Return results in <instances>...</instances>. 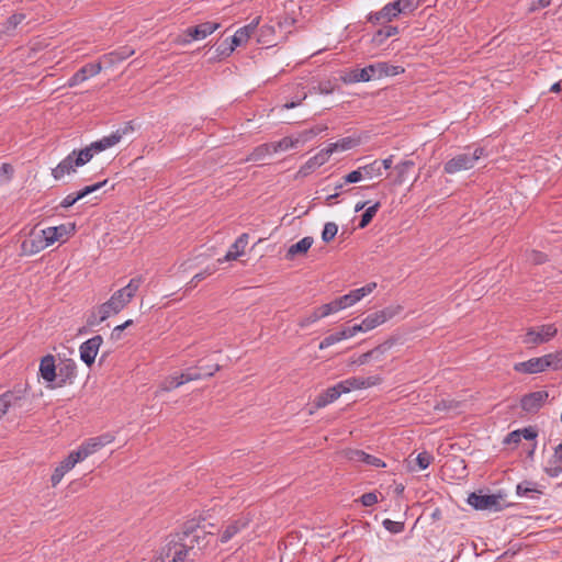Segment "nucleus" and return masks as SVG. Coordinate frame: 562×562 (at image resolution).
Masks as SVG:
<instances>
[{
    "label": "nucleus",
    "mask_w": 562,
    "mask_h": 562,
    "mask_svg": "<svg viewBox=\"0 0 562 562\" xmlns=\"http://www.w3.org/2000/svg\"><path fill=\"white\" fill-rule=\"evenodd\" d=\"M142 281V278H133L125 286L115 291L106 302L90 313L87 319L88 326H98L111 316L119 314L135 296Z\"/></svg>",
    "instance_id": "nucleus-1"
},
{
    "label": "nucleus",
    "mask_w": 562,
    "mask_h": 562,
    "mask_svg": "<svg viewBox=\"0 0 562 562\" xmlns=\"http://www.w3.org/2000/svg\"><path fill=\"white\" fill-rule=\"evenodd\" d=\"M211 537L212 532L206 531L204 527L194 521H188L183 526L182 532L176 536L188 549L196 551V555L209 546Z\"/></svg>",
    "instance_id": "nucleus-2"
},
{
    "label": "nucleus",
    "mask_w": 562,
    "mask_h": 562,
    "mask_svg": "<svg viewBox=\"0 0 562 562\" xmlns=\"http://www.w3.org/2000/svg\"><path fill=\"white\" fill-rule=\"evenodd\" d=\"M94 155L95 153L91 145L78 151L72 150L52 170V176L54 177V179L59 180L64 176L75 172L78 167H81L89 162Z\"/></svg>",
    "instance_id": "nucleus-3"
},
{
    "label": "nucleus",
    "mask_w": 562,
    "mask_h": 562,
    "mask_svg": "<svg viewBox=\"0 0 562 562\" xmlns=\"http://www.w3.org/2000/svg\"><path fill=\"white\" fill-rule=\"evenodd\" d=\"M483 155L484 148L482 147H476L472 153L458 154L445 162L443 171L448 175H454L470 170L475 167Z\"/></svg>",
    "instance_id": "nucleus-4"
},
{
    "label": "nucleus",
    "mask_w": 562,
    "mask_h": 562,
    "mask_svg": "<svg viewBox=\"0 0 562 562\" xmlns=\"http://www.w3.org/2000/svg\"><path fill=\"white\" fill-rule=\"evenodd\" d=\"M27 402V393L25 389L18 387L4 392L0 395V420L8 413L15 415L23 412Z\"/></svg>",
    "instance_id": "nucleus-5"
},
{
    "label": "nucleus",
    "mask_w": 562,
    "mask_h": 562,
    "mask_svg": "<svg viewBox=\"0 0 562 562\" xmlns=\"http://www.w3.org/2000/svg\"><path fill=\"white\" fill-rule=\"evenodd\" d=\"M396 313L393 307H386L384 310L369 314L360 324L350 326L353 334L367 333L384 324L387 319L392 318Z\"/></svg>",
    "instance_id": "nucleus-6"
},
{
    "label": "nucleus",
    "mask_w": 562,
    "mask_h": 562,
    "mask_svg": "<svg viewBox=\"0 0 562 562\" xmlns=\"http://www.w3.org/2000/svg\"><path fill=\"white\" fill-rule=\"evenodd\" d=\"M558 334L554 324H544L538 327L529 328L522 337L526 346L535 347L550 341Z\"/></svg>",
    "instance_id": "nucleus-7"
},
{
    "label": "nucleus",
    "mask_w": 562,
    "mask_h": 562,
    "mask_svg": "<svg viewBox=\"0 0 562 562\" xmlns=\"http://www.w3.org/2000/svg\"><path fill=\"white\" fill-rule=\"evenodd\" d=\"M115 439L114 435L110 432L102 434L97 437L89 438L85 440L78 449L74 450L75 456L78 457L81 461L87 459L89 456L95 453L101 448L110 445Z\"/></svg>",
    "instance_id": "nucleus-8"
},
{
    "label": "nucleus",
    "mask_w": 562,
    "mask_h": 562,
    "mask_svg": "<svg viewBox=\"0 0 562 562\" xmlns=\"http://www.w3.org/2000/svg\"><path fill=\"white\" fill-rule=\"evenodd\" d=\"M162 554L166 557H172L170 562H187L194 561L196 558V551H191L176 537L168 540L162 549Z\"/></svg>",
    "instance_id": "nucleus-9"
},
{
    "label": "nucleus",
    "mask_w": 562,
    "mask_h": 562,
    "mask_svg": "<svg viewBox=\"0 0 562 562\" xmlns=\"http://www.w3.org/2000/svg\"><path fill=\"white\" fill-rule=\"evenodd\" d=\"M382 381L379 375H371L367 378L351 376L344 381L338 382V387L341 389L342 393H349L352 390H363L380 384Z\"/></svg>",
    "instance_id": "nucleus-10"
},
{
    "label": "nucleus",
    "mask_w": 562,
    "mask_h": 562,
    "mask_svg": "<svg viewBox=\"0 0 562 562\" xmlns=\"http://www.w3.org/2000/svg\"><path fill=\"white\" fill-rule=\"evenodd\" d=\"M375 288H376V283L370 282V283L366 284L364 286L355 289V290L350 291L349 293L336 299L339 310L341 311V310H345L347 307L355 305L360 300H362L364 296L371 294Z\"/></svg>",
    "instance_id": "nucleus-11"
},
{
    "label": "nucleus",
    "mask_w": 562,
    "mask_h": 562,
    "mask_svg": "<svg viewBox=\"0 0 562 562\" xmlns=\"http://www.w3.org/2000/svg\"><path fill=\"white\" fill-rule=\"evenodd\" d=\"M103 342V338L100 335H95L88 340L83 341L79 347L80 359L88 367H91L98 355V351Z\"/></svg>",
    "instance_id": "nucleus-12"
},
{
    "label": "nucleus",
    "mask_w": 562,
    "mask_h": 562,
    "mask_svg": "<svg viewBox=\"0 0 562 562\" xmlns=\"http://www.w3.org/2000/svg\"><path fill=\"white\" fill-rule=\"evenodd\" d=\"M468 503L477 510H498L499 497L496 495L471 493Z\"/></svg>",
    "instance_id": "nucleus-13"
},
{
    "label": "nucleus",
    "mask_w": 562,
    "mask_h": 562,
    "mask_svg": "<svg viewBox=\"0 0 562 562\" xmlns=\"http://www.w3.org/2000/svg\"><path fill=\"white\" fill-rule=\"evenodd\" d=\"M549 397L547 391H535L522 396L520 401L521 409L528 414L537 413Z\"/></svg>",
    "instance_id": "nucleus-14"
},
{
    "label": "nucleus",
    "mask_w": 562,
    "mask_h": 562,
    "mask_svg": "<svg viewBox=\"0 0 562 562\" xmlns=\"http://www.w3.org/2000/svg\"><path fill=\"white\" fill-rule=\"evenodd\" d=\"M102 70L101 63H89L82 66L79 70H77L67 81V86L69 88L76 87L90 77H94L100 74Z\"/></svg>",
    "instance_id": "nucleus-15"
},
{
    "label": "nucleus",
    "mask_w": 562,
    "mask_h": 562,
    "mask_svg": "<svg viewBox=\"0 0 562 562\" xmlns=\"http://www.w3.org/2000/svg\"><path fill=\"white\" fill-rule=\"evenodd\" d=\"M548 359H550V356L531 358L527 361L515 363L514 370L526 374L540 373L548 369Z\"/></svg>",
    "instance_id": "nucleus-16"
},
{
    "label": "nucleus",
    "mask_w": 562,
    "mask_h": 562,
    "mask_svg": "<svg viewBox=\"0 0 562 562\" xmlns=\"http://www.w3.org/2000/svg\"><path fill=\"white\" fill-rule=\"evenodd\" d=\"M47 248V243L43 240L40 232L32 231L27 238L21 244V254L32 256Z\"/></svg>",
    "instance_id": "nucleus-17"
},
{
    "label": "nucleus",
    "mask_w": 562,
    "mask_h": 562,
    "mask_svg": "<svg viewBox=\"0 0 562 562\" xmlns=\"http://www.w3.org/2000/svg\"><path fill=\"white\" fill-rule=\"evenodd\" d=\"M81 460L75 456V451H71L60 463L55 468L50 482L52 486H56L60 483L66 473H68L75 465Z\"/></svg>",
    "instance_id": "nucleus-18"
},
{
    "label": "nucleus",
    "mask_w": 562,
    "mask_h": 562,
    "mask_svg": "<svg viewBox=\"0 0 562 562\" xmlns=\"http://www.w3.org/2000/svg\"><path fill=\"white\" fill-rule=\"evenodd\" d=\"M220 26L221 24L217 22L206 21L195 26L188 27L186 30V33L188 34V36H191L195 41H199L213 34L217 29H220Z\"/></svg>",
    "instance_id": "nucleus-19"
},
{
    "label": "nucleus",
    "mask_w": 562,
    "mask_h": 562,
    "mask_svg": "<svg viewBox=\"0 0 562 562\" xmlns=\"http://www.w3.org/2000/svg\"><path fill=\"white\" fill-rule=\"evenodd\" d=\"M347 457L350 461L356 463H363L372 468H384L385 463L374 456H371L362 450L353 449L347 452Z\"/></svg>",
    "instance_id": "nucleus-20"
},
{
    "label": "nucleus",
    "mask_w": 562,
    "mask_h": 562,
    "mask_svg": "<svg viewBox=\"0 0 562 562\" xmlns=\"http://www.w3.org/2000/svg\"><path fill=\"white\" fill-rule=\"evenodd\" d=\"M106 182H108V180H104V181L94 183L92 186H87L77 193H70V194L66 195L63 199V201L60 202V207L68 209L70 206H72L77 201L83 199L88 194L95 192L97 190H99L100 188L105 186Z\"/></svg>",
    "instance_id": "nucleus-21"
},
{
    "label": "nucleus",
    "mask_w": 562,
    "mask_h": 562,
    "mask_svg": "<svg viewBox=\"0 0 562 562\" xmlns=\"http://www.w3.org/2000/svg\"><path fill=\"white\" fill-rule=\"evenodd\" d=\"M516 494L527 499H539L543 492L537 482L522 481L517 484Z\"/></svg>",
    "instance_id": "nucleus-22"
},
{
    "label": "nucleus",
    "mask_w": 562,
    "mask_h": 562,
    "mask_svg": "<svg viewBox=\"0 0 562 562\" xmlns=\"http://www.w3.org/2000/svg\"><path fill=\"white\" fill-rule=\"evenodd\" d=\"M389 3H386L381 10L369 13L367 20L373 25H384L392 22L397 18L396 13L392 10Z\"/></svg>",
    "instance_id": "nucleus-23"
},
{
    "label": "nucleus",
    "mask_w": 562,
    "mask_h": 562,
    "mask_svg": "<svg viewBox=\"0 0 562 562\" xmlns=\"http://www.w3.org/2000/svg\"><path fill=\"white\" fill-rule=\"evenodd\" d=\"M26 19L24 13H14L0 24V40L11 37L15 34L16 27Z\"/></svg>",
    "instance_id": "nucleus-24"
},
{
    "label": "nucleus",
    "mask_w": 562,
    "mask_h": 562,
    "mask_svg": "<svg viewBox=\"0 0 562 562\" xmlns=\"http://www.w3.org/2000/svg\"><path fill=\"white\" fill-rule=\"evenodd\" d=\"M260 18H255L249 24L239 27L235 34L231 37L232 42L238 47L247 43L250 36L259 25Z\"/></svg>",
    "instance_id": "nucleus-25"
},
{
    "label": "nucleus",
    "mask_w": 562,
    "mask_h": 562,
    "mask_svg": "<svg viewBox=\"0 0 562 562\" xmlns=\"http://www.w3.org/2000/svg\"><path fill=\"white\" fill-rule=\"evenodd\" d=\"M249 525V518L241 516L229 522L221 535V542H228L235 535L245 529Z\"/></svg>",
    "instance_id": "nucleus-26"
},
{
    "label": "nucleus",
    "mask_w": 562,
    "mask_h": 562,
    "mask_svg": "<svg viewBox=\"0 0 562 562\" xmlns=\"http://www.w3.org/2000/svg\"><path fill=\"white\" fill-rule=\"evenodd\" d=\"M380 61L371 64L362 69H358L353 74L355 81H370L373 79H381Z\"/></svg>",
    "instance_id": "nucleus-27"
},
{
    "label": "nucleus",
    "mask_w": 562,
    "mask_h": 562,
    "mask_svg": "<svg viewBox=\"0 0 562 562\" xmlns=\"http://www.w3.org/2000/svg\"><path fill=\"white\" fill-rule=\"evenodd\" d=\"M314 243L313 237L306 236L303 237L297 243L291 245L285 254V258L288 260L294 259L297 255H304L308 251Z\"/></svg>",
    "instance_id": "nucleus-28"
},
{
    "label": "nucleus",
    "mask_w": 562,
    "mask_h": 562,
    "mask_svg": "<svg viewBox=\"0 0 562 562\" xmlns=\"http://www.w3.org/2000/svg\"><path fill=\"white\" fill-rule=\"evenodd\" d=\"M342 393L341 389L338 387V383L328 387L325 392L321 393L316 400L315 405L318 408L325 407L328 404L335 402Z\"/></svg>",
    "instance_id": "nucleus-29"
},
{
    "label": "nucleus",
    "mask_w": 562,
    "mask_h": 562,
    "mask_svg": "<svg viewBox=\"0 0 562 562\" xmlns=\"http://www.w3.org/2000/svg\"><path fill=\"white\" fill-rule=\"evenodd\" d=\"M355 334L351 329V327H346L339 331H336L334 334L328 335L319 342V349H326L341 340L348 339L353 337Z\"/></svg>",
    "instance_id": "nucleus-30"
},
{
    "label": "nucleus",
    "mask_w": 562,
    "mask_h": 562,
    "mask_svg": "<svg viewBox=\"0 0 562 562\" xmlns=\"http://www.w3.org/2000/svg\"><path fill=\"white\" fill-rule=\"evenodd\" d=\"M248 234L244 233L241 234L234 244L229 247L228 251L225 255L226 260H235L239 256H241L245 252V248L248 244Z\"/></svg>",
    "instance_id": "nucleus-31"
},
{
    "label": "nucleus",
    "mask_w": 562,
    "mask_h": 562,
    "mask_svg": "<svg viewBox=\"0 0 562 562\" xmlns=\"http://www.w3.org/2000/svg\"><path fill=\"white\" fill-rule=\"evenodd\" d=\"M218 364H214V368L211 371L200 372L196 368H189L187 371L180 373V379H182L183 383H188L191 381L201 380L206 376H212L215 372L220 370Z\"/></svg>",
    "instance_id": "nucleus-32"
},
{
    "label": "nucleus",
    "mask_w": 562,
    "mask_h": 562,
    "mask_svg": "<svg viewBox=\"0 0 562 562\" xmlns=\"http://www.w3.org/2000/svg\"><path fill=\"white\" fill-rule=\"evenodd\" d=\"M56 367L53 356H46L42 359L40 364V372L42 378L47 382H53L56 378Z\"/></svg>",
    "instance_id": "nucleus-33"
},
{
    "label": "nucleus",
    "mask_w": 562,
    "mask_h": 562,
    "mask_svg": "<svg viewBox=\"0 0 562 562\" xmlns=\"http://www.w3.org/2000/svg\"><path fill=\"white\" fill-rule=\"evenodd\" d=\"M119 143H120V135L111 133L110 135L103 136L102 138L95 140V142H92L90 145L93 148L94 153L99 154L103 150H106V149L115 146Z\"/></svg>",
    "instance_id": "nucleus-34"
},
{
    "label": "nucleus",
    "mask_w": 562,
    "mask_h": 562,
    "mask_svg": "<svg viewBox=\"0 0 562 562\" xmlns=\"http://www.w3.org/2000/svg\"><path fill=\"white\" fill-rule=\"evenodd\" d=\"M398 34V27L394 25H383L382 29L378 30L373 37L372 42L376 45H381L386 38L392 37Z\"/></svg>",
    "instance_id": "nucleus-35"
},
{
    "label": "nucleus",
    "mask_w": 562,
    "mask_h": 562,
    "mask_svg": "<svg viewBox=\"0 0 562 562\" xmlns=\"http://www.w3.org/2000/svg\"><path fill=\"white\" fill-rule=\"evenodd\" d=\"M134 54V49L130 46L120 47L119 49L111 52L103 56L110 63H120L131 57Z\"/></svg>",
    "instance_id": "nucleus-36"
},
{
    "label": "nucleus",
    "mask_w": 562,
    "mask_h": 562,
    "mask_svg": "<svg viewBox=\"0 0 562 562\" xmlns=\"http://www.w3.org/2000/svg\"><path fill=\"white\" fill-rule=\"evenodd\" d=\"M327 130V125H315L308 130L302 131L295 138L297 144H305L313 139L315 136Z\"/></svg>",
    "instance_id": "nucleus-37"
},
{
    "label": "nucleus",
    "mask_w": 562,
    "mask_h": 562,
    "mask_svg": "<svg viewBox=\"0 0 562 562\" xmlns=\"http://www.w3.org/2000/svg\"><path fill=\"white\" fill-rule=\"evenodd\" d=\"M237 46L232 42V38L224 40L215 48V56L213 59H223L232 55Z\"/></svg>",
    "instance_id": "nucleus-38"
},
{
    "label": "nucleus",
    "mask_w": 562,
    "mask_h": 562,
    "mask_svg": "<svg viewBox=\"0 0 562 562\" xmlns=\"http://www.w3.org/2000/svg\"><path fill=\"white\" fill-rule=\"evenodd\" d=\"M272 154L271 144L265 143L256 148L249 154L246 158V161H260L263 160L267 156Z\"/></svg>",
    "instance_id": "nucleus-39"
},
{
    "label": "nucleus",
    "mask_w": 562,
    "mask_h": 562,
    "mask_svg": "<svg viewBox=\"0 0 562 562\" xmlns=\"http://www.w3.org/2000/svg\"><path fill=\"white\" fill-rule=\"evenodd\" d=\"M270 144H271L272 154H276L279 151H285L290 148H295L299 145L296 138L289 137V136L283 137L282 139L278 140V142L270 143Z\"/></svg>",
    "instance_id": "nucleus-40"
},
{
    "label": "nucleus",
    "mask_w": 562,
    "mask_h": 562,
    "mask_svg": "<svg viewBox=\"0 0 562 562\" xmlns=\"http://www.w3.org/2000/svg\"><path fill=\"white\" fill-rule=\"evenodd\" d=\"M356 142L351 137H345L339 139L338 142L330 143L328 147V153H336L338 150L344 151L352 148L355 146Z\"/></svg>",
    "instance_id": "nucleus-41"
},
{
    "label": "nucleus",
    "mask_w": 562,
    "mask_h": 562,
    "mask_svg": "<svg viewBox=\"0 0 562 562\" xmlns=\"http://www.w3.org/2000/svg\"><path fill=\"white\" fill-rule=\"evenodd\" d=\"M380 165L381 164H379V159H375L370 164L361 166L360 168H361V171L363 175V179L364 178L373 179V178L382 176V173L380 171Z\"/></svg>",
    "instance_id": "nucleus-42"
},
{
    "label": "nucleus",
    "mask_w": 562,
    "mask_h": 562,
    "mask_svg": "<svg viewBox=\"0 0 562 562\" xmlns=\"http://www.w3.org/2000/svg\"><path fill=\"white\" fill-rule=\"evenodd\" d=\"M183 384L184 383H183L182 379H180V374L179 375L173 374V375H169L160 383L159 390L162 392H169V391H171L176 387H179Z\"/></svg>",
    "instance_id": "nucleus-43"
},
{
    "label": "nucleus",
    "mask_w": 562,
    "mask_h": 562,
    "mask_svg": "<svg viewBox=\"0 0 562 562\" xmlns=\"http://www.w3.org/2000/svg\"><path fill=\"white\" fill-rule=\"evenodd\" d=\"M386 349H387V347L385 345H381V346L359 356V358L356 360V363L359 366H363V364L368 363L371 358H376L379 355H383Z\"/></svg>",
    "instance_id": "nucleus-44"
},
{
    "label": "nucleus",
    "mask_w": 562,
    "mask_h": 562,
    "mask_svg": "<svg viewBox=\"0 0 562 562\" xmlns=\"http://www.w3.org/2000/svg\"><path fill=\"white\" fill-rule=\"evenodd\" d=\"M380 206H381L380 202H375L373 205L366 209V211L361 215V220L359 223L360 228H364L366 226H368L370 224V222L372 221V218L375 216L376 212L379 211Z\"/></svg>",
    "instance_id": "nucleus-45"
},
{
    "label": "nucleus",
    "mask_w": 562,
    "mask_h": 562,
    "mask_svg": "<svg viewBox=\"0 0 562 562\" xmlns=\"http://www.w3.org/2000/svg\"><path fill=\"white\" fill-rule=\"evenodd\" d=\"M381 77L396 76L404 72V68L398 65H391L386 61H380Z\"/></svg>",
    "instance_id": "nucleus-46"
},
{
    "label": "nucleus",
    "mask_w": 562,
    "mask_h": 562,
    "mask_svg": "<svg viewBox=\"0 0 562 562\" xmlns=\"http://www.w3.org/2000/svg\"><path fill=\"white\" fill-rule=\"evenodd\" d=\"M56 228V237L58 240H65L76 232V225L74 223L61 224L54 226Z\"/></svg>",
    "instance_id": "nucleus-47"
},
{
    "label": "nucleus",
    "mask_w": 562,
    "mask_h": 562,
    "mask_svg": "<svg viewBox=\"0 0 562 562\" xmlns=\"http://www.w3.org/2000/svg\"><path fill=\"white\" fill-rule=\"evenodd\" d=\"M337 233H338L337 224L334 223V222H327L324 225V228H323V232H322V240L324 243H329V241H331L335 238Z\"/></svg>",
    "instance_id": "nucleus-48"
},
{
    "label": "nucleus",
    "mask_w": 562,
    "mask_h": 562,
    "mask_svg": "<svg viewBox=\"0 0 562 562\" xmlns=\"http://www.w3.org/2000/svg\"><path fill=\"white\" fill-rule=\"evenodd\" d=\"M382 526L391 533L397 535L404 531L405 522L404 521H394L392 519L385 518L382 521Z\"/></svg>",
    "instance_id": "nucleus-49"
},
{
    "label": "nucleus",
    "mask_w": 562,
    "mask_h": 562,
    "mask_svg": "<svg viewBox=\"0 0 562 562\" xmlns=\"http://www.w3.org/2000/svg\"><path fill=\"white\" fill-rule=\"evenodd\" d=\"M339 307H338V304L336 302V300L327 303V304H324L322 306H319L318 308L315 310V312L317 313V315L319 316V318H323V317H326L333 313H336V312H339Z\"/></svg>",
    "instance_id": "nucleus-50"
},
{
    "label": "nucleus",
    "mask_w": 562,
    "mask_h": 562,
    "mask_svg": "<svg viewBox=\"0 0 562 562\" xmlns=\"http://www.w3.org/2000/svg\"><path fill=\"white\" fill-rule=\"evenodd\" d=\"M319 168L317 166V161L314 160L313 157H311L304 165H302L297 171V177H307L311 175L315 169Z\"/></svg>",
    "instance_id": "nucleus-51"
},
{
    "label": "nucleus",
    "mask_w": 562,
    "mask_h": 562,
    "mask_svg": "<svg viewBox=\"0 0 562 562\" xmlns=\"http://www.w3.org/2000/svg\"><path fill=\"white\" fill-rule=\"evenodd\" d=\"M414 161L413 160H404L402 162H400L395 169L397 170V182L398 183H402L405 179V175L407 173V171L414 167Z\"/></svg>",
    "instance_id": "nucleus-52"
},
{
    "label": "nucleus",
    "mask_w": 562,
    "mask_h": 562,
    "mask_svg": "<svg viewBox=\"0 0 562 562\" xmlns=\"http://www.w3.org/2000/svg\"><path fill=\"white\" fill-rule=\"evenodd\" d=\"M307 97V93L304 91V88H302L301 91L296 93V95L291 100L286 101L282 108L285 110L294 109L299 106Z\"/></svg>",
    "instance_id": "nucleus-53"
},
{
    "label": "nucleus",
    "mask_w": 562,
    "mask_h": 562,
    "mask_svg": "<svg viewBox=\"0 0 562 562\" xmlns=\"http://www.w3.org/2000/svg\"><path fill=\"white\" fill-rule=\"evenodd\" d=\"M432 461L434 457L427 451L419 452L416 457V463L420 470L427 469Z\"/></svg>",
    "instance_id": "nucleus-54"
},
{
    "label": "nucleus",
    "mask_w": 562,
    "mask_h": 562,
    "mask_svg": "<svg viewBox=\"0 0 562 562\" xmlns=\"http://www.w3.org/2000/svg\"><path fill=\"white\" fill-rule=\"evenodd\" d=\"M56 232V228L52 226L40 231L43 240L47 243V247L53 245L55 241H58Z\"/></svg>",
    "instance_id": "nucleus-55"
},
{
    "label": "nucleus",
    "mask_w": 562,
    "mask_h": 562,
    "mask_svg": "<svg viewBox=\"0 0 562 562\" xmlns=\"http://www.w3.org/2000/svg\"><path fill=\"white\" fill-rule=\"evenodd\" d=\"M554 458H555V462L558 463V465L552 470L550 469L548 471V473L551 475V476H557L559 474V472L562 471V443H560L557 448H555V451H554Z\"/></svg>",
    "instance_id": "nucleus-56"
},
{
    "label": "nucleus",
    "mask_w": 562,
    "mask_h": 562,
    "mask_svg": "<svg viewBox=\"0 0 562 562\" xmlns=\"http://www.w3.org/2000/svg\"><path fill=\"white\" fill-rule=\"evenodd\" d=\"M319 319H321L319 316L317 315V313L314 310L311 314H308L304 317H301L297 322V325L300 328H306Z\"/></svg>",
    "instance_id": "nucleus-57"
},
{
    "label": "nucleus",
    "mask_w": 562,
    "mask_h": 562,
    "mask_svg": "<svg viewBox=\"0 0 562 562\" xmlns=\"http://www.w3.org/2000/svg\"><path fill=\"white\" fill-rule=\"evenodd\" d=\"M363 179L361 168L352 170L344 177V183H357Z\"/></svg>",
    "instance_id": "nucleus-58"
},
{
    "label": "nucleus",
    "mask_w": 562,
    "mask_h": 562,
    "mask_svg": "<svg viewBox=\"0 0 562 562\" xmlns=\"http://www.w3.org/2000/svg\"><path fill=\"white\" fill-rule=\"evenodd\" d=\"M547 356H550V359H548V368H551L553 370H558L562 368V355L557 353H548Z\"/></svg>",
    "instance_id": "nucleus-59"
},
{
    "label": "nucleus",
    "mask_w": 562,
    "mask_h": 562,
    "mask_svg": "<svg viewBox=\"0 0 562 562\" xmlns=\"http://www.w3.org/2000/svg\"><path fill=\"white\" fill-rule=\"evenodd\" d=\"M212 273L211 270L206 269L205 271L203 272H199L193 276V278L189 281V283L187 284L189 289H193L198 285L199 282H201L202 280H204L207 276H210Z\"/></svg>",
    "instance_id": "nucleus-60"
},
{
    "label": "nucleus",
    "mask_w": 562,
    "mask_h": 562,
    "mask_svg": "<svg viewBox=\"0 0 562 562\" xmlns=\"http://www.w3.org/2000/svg\"><path fill=\"white\" fill-rule=\"evenodd\" d=\"M132 324H133V321L132 319H127L125 323L115 326L113 328L112 333H111V338L115 339V340H119L121 338V336H122L123 330H125V328H127Z\"/></svg>",
    "instance_id": "nucleus-61"
},
{
    "label": "nucleus",
    "mask_w": 562,
    "mask_h": 562,
    "mask_svg": "<svg viewBox=\"0 0 562 562\" xmlns=\"http://www.w3.org/2000/svg\"><path fill=\"white\" fill-rule=\"evenodd\" d=\"M330 155L333 154L328 153V147H326L325 149H322L316 155H314L313 158L315 161H317V166L321 167L328 161Z\"/></svg>",
    "instance_id": "nucleus-62"
},
{
    "label": "nucleus",
    "mask_w": 562,
    "mask_h": 562,
    "mask_svg": "<svg viewBox=\"0 0 562 562\" xmlns=\"http://www.w3.org/2000/svg\"><path fill=\"white\" fill-rule=\"evenodd\" d=\"M360 502L363 506L366 507H370L374 504L378 503V495L373 492H370V493H364L361 497H360Z\"/></svg>",
    "instance_id": "nucleus-63"
},
{
    "label": "nucleus",
    "mask_w": 562,
    "mask_h": 562,
    "mask_svg": "<svg viewBox=\"0 0 562 562\" xmlns=\"http://www.w3.org/2000/svg\"><path fill=\"white\" fill-rule=\"evenodd\" d=\"M12 172H13V168L11 165L2 164V166L0 167V181L1 182L9 181Z\"/></svg>",
    "instance_id": "nucleus-64"
}]
</instances>
